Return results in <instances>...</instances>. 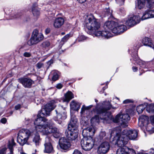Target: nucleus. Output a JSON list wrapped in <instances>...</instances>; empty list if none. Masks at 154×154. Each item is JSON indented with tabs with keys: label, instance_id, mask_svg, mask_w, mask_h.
Instances as JSON below:
<instances>
[{
	"label": "nucleus",
	"instance_id": "obj_1",
	"mask_svg": "<svg viewBox=\"0 0 154 154\" xmlns=\"http://www.w3.org/2000/svg\"><path fill=\"white\" fill-rule=\"evenodd\" d=\"M58 101L57 100L51 101L44 106V108L39 112L37 116L38 118L34 122V124L35 125V130L37 131L42 132L43 134L44 131L46 130L48 127L49 126L48 123L52 122L51 120L48 122L47 119L44 118V116L49 115L50 112L55 107V103Z\"/></svg>",
	"mask_w": 154,
	"mask_h": 154
},
{
	"label": "nucleus",
	"instance_id": "obj_2",
	"mask_svg": "<svg viewBox=\"0 0 154 154\" xmlns=\"http://www.w3.org/2000/svg\"><path fill=\"white\" fill-rule=\"evenodd\" d=\"M86 26L89 30V34L96 36H101L106 38L112 36V35L109 31H100L101 24L98 19H96L92 14L87 16L85 23Z\"/></svg>",
	"mask_w": 154,
	"mask_h": 154
},
{
	"label": "nucleus",
	"instance_id": "obj_3",
	"mask_svg": "<svg viewBox=\"0 0 154 154\" xmlns=\"http://www.w3.org/2000/svg\"><path fill=\"white\" fill-rule=\"evenodd\" d=\"M104 104L105 105L104 108L98 109L97 112L100 115V118H99L98 116L96 115L92 117L91 120V125L94 127V125L98 123L100 119L108 120L111 117L110 113L107 112V110H109L111 108L113 109L117 108L116 107H112L109 101L104 102Z\"/></svg>",
	"mask_w": 154,
	"mask_h": 154
},
{
	"label": "nucleus",
	"instance_id": "obj_4",
	"mask_svg": "<svg viewBox=\"0 0 154 154\" xmlns=\"http://www.w3.org/2000/svg\"><path fill=\"white\" fill-rule=\"evenodd\" d=\"M77 120L73 114H71V120L68 128L65 132L66 136L69 140H74L78 137V130L77 128Z\"/></svg>",
	"mask_w": 154,
	"mask_h": 154
},
{
	"label": "nucleus",
	"instance_id": "obj_5",
	"mask_svg": "<svg viewBox=\"0 0 154 154\" xmlns=\"http://www.w3.org/2000/svg\"><path fill=\"white\" fill-rule=\"evenodd\" d=\"M121 131L120 128L119 127L113 130L110 134L111 137H114V140H116V142L120 148L124 146L128 142V139L126 137V135L123 134L122 132L121 133Z\"/></svg>",
	"mask_w": 154,
	"mask_h": 154
},
{
	"label": "nucleus",
	"instance_id": "obj_6",
	"mask_svg": "<svg viewBox=\"0 0 154 154\" xmlns=\"http://www.w3.org/2000/svg\"><path fill=\"white\" fill-rule=\"evenodd\" d=\"M105 28L109 29L117 35L121 34L126 30V26L123 24H119L114 21H107L104 25Z\"/></svg>",
	"mask_w": 154,
	"mask_h": 154
},
{
	"label": "nucleus",
	"instance_id": "obj_7",
	"mask_svg": "<svg viewBox=\"0 0 154 154\" xmlns=\"http://www.w3.org/2000/svg\"><path fill=\"white\" fill-rule=\"evenodd\" d=\"M33 131L31 129H22L18 134L17 142L20 145L23 146L27 142L29 137L33 135Z\"/></svg>",
	"mask_w": 154,
	"mask_h": 154
},
{
	"label": "nucleus",
	"instance_id": "obj_8",
	"mask_svg": "<svg viewBox=\"0 0 154 154\" xmlns=\"http://www.w3.org/2000/svg\"><path fill=\"white\" fill-rule=\"evenodd\" d=\"M130 119V117L127 114H122L120 113L113 119V121L118 123L122 126L125 127L127 126V123Z\"/></svg>",
	"mask_w": 154,
	"mask_h": 154
},
{
	"label": "nucleus",
	"instance_id": "obj_9",
	"mask_svg": "<svg viewBox=\"0 0 154 154\" xmlns=\"http://www.w3.org/2000/svg\"><path fill=\"white\" fill-rule=\"evenodd\" d=\"M55 112L57 115L54 117L53 119L58 123L60 124L67 118L65 108L61 106H59Z\"/></svg>",
	"mask_w": 154,
	"mask_h": 154
},
{
	"label": "nucleus",
	"instance_id": "obj_10",
	"mask_svg": "<svg viewBox=\"0 0 154 154\" xmlns=\"http://www.w3.org/2000/svg\"><path fill=\"white\" fill-rule=\"evenodd\" d=\"M44 37L42 33H39L38 31L35 29L33 30L30 39L27 42V44L30 46L36 44L42 40Z\"/></svg>",
	"mask_w": 154,
	"mask_h": 154
},
{
	"label": "nucleus",
	"instance_id": "obj_11",
	"mask_svg": "<svg viewBox=\"0 0 154 154\" xmlns=\"http://www.w3.org/2000/svg\"><path fill=\"white\" fill-rule=\"evenodd\" d=\"M94 143V140L91 137H83L81 142L82 149L85 151L90 150L93 147Z\"/></svg>",
	"mask_w": 154,
	"mask_h": 154
},
{
	"label": "nucleus",
	"instance_id": "obj_12",
	"mask_svg": "<svg viewBox=\"0 0 154 154\" xmlns=\"http://www.w3.org/2000/svg\"><path fill=\"white\" fill-rule=\"evenodd\" d=\"M54 123L52 122L48 123L49 126L45 131H44V134L47 135L51 133H53V136L56 138H58L61 136V134L57 129L53 126Z\"/></svg>",
	"mask_w": 154,
	"mask_h": 154
},
{
	"label": "nucleus",
	"instance_id": "obj_13",
	"mask_svg": "<svg viewBox=\"0 0 154 154\" xmlns=\"http://www.w3.org/2000/svg\"><path fill=\"white\" fill-rule=\"evenodd\" d=\"M109 148V143L108 141H104L98 147L97 152L99 154H105L108 152Z\"/></svg>",
	"mask_w": 154,
	"mask_h": 154
},
{
	"label": "nucleus",
	"instance_id": "obj_14",
	"mask_svg": "<svg viewBox=\"0 0 154 154\" xmlns=\"http://www.w3.org/2000/svg\"><path fill=\"white\" fill-rule=\"evenodd\" d=\"M140 21V17L139 15L130 17L125 22L126 25L129 26H132L139 23Z\"/></svg>",
	"mask_w": 154,
	"mask_h": 154
},
{
	"label": "nucleus",
	"instance_id": "obj_15",
	"mask_svg": "<svg viewBox=\"0 0 154 154\" xmlns=\"http://www.w3.org/2000/svg\"><path fill=\"white\" fill-rule=\"evenodd\" d=\"M123 134H125L126 135V137L128 139L134 140L137 137V131L135 130H128L125 129L122 131Z\"/></svg>",
	"mask_w": 154,
	"mask_h": 154
},
{
	"label": "nucleus",
	"instance_id": "obj_16",
	"mask_svg": "<svg viewBox=\"0 0 154 154\" xmlns=\"http://www.w3.org/2000/svg\"><path fill=\"white\" fill-rule=\"evenodd\" d=\"M96 131V128L92 125L89 127L83 129L82 134L83 137L93 136L94 135Z\"/></svg>",
	"mask_w": 154,
	"mask_h": 154
},
{
	"label": "nucleus",
	"instance_id": "obj_17",
	"mask_svg": "<svg viewBox=\"0 0 154 154\" xmlns=\"http://www.w3.org/2000/svg\"><path fill=\"white\" fill-rule=\"evenodd\" d=\"M59 144L61 149L63 150L68 149L71 146L69 140L64 137H61L59 139Z\"/></svg>",
	"mask_w": 154,
	"mask_h": 154
},
{
	"label": "nucleus",
	"instance_id": "obj_18",
	"mask_svg": "<svg viewBox=\"0 0 154 154\" xmlns=\"http://www.w3.org/2000/svg\"><path fill=\"white\" fill-rule=\"evenodd\" d=\"M18 80V82L25 88H31L32 83V81L29 79L22 78L19 79Z\"/></svg>",
	"mask_w": 154,
	"mask_h": 154
},
{
	"label": "nucleus",
	"instance_id": "obj_19",
	"mask_svg": "<svg viewBox=\"0 0 154 154\" xmlns=\"http://www.w3.org/2000/svg\"><path fill=\"white\" fill-rule=\"evenodd\" d=\"M49 139V138L48 137L46 138V143L44 144L45 148L44 152L48 153H53L54 150L51 142H48Z\"/></svg>",
	"mask_w": 154,
	"mask_h": 154
},
{
	"label": "nucleus",
	"instance_id": "obj_20",
	"mask_svg": "<svg viewBox=\"0 0 154 154\" xmlns=\"http://www.w3.org/2000/svg\"><path fill=\"white\" fill-rule=\"evenodd\" d=\"M149 118L147 116L142 115L140 116L139 119L138 123V125L142 127L146 124H147L148 122Z\"/></svg>",
	"mask_w": 154,
	"mask_h": 154
},
{
	"label": "nucleus",
	"instance_id": "obj_21",
	"mask_svg": "<svg viewBox=\"0 0 154 154\" xmlns=\"http://www.w3.org/2000/svg\"><path fill=\"white\" fill-rule=\"evenodd\" d=\"M36 130L33 131V134L32 136H33L32 139V141L34 142L36 146H38L39 145V143L41 141V139L40 138V136L38 133L37 132Z\"/></svg>",
	"mask_w": 154,
	"mask_h": 154
},
{
	"label": "nucleus",
	"instance_id": "obj_22",
	"mask_svg": "<svg viewBox=\"0 0 154 154\" xmlns=\"http://www.w3.org/2000/svg\"><path fill=\"white\" fill-rule=\"evenodd\" d=\"M134 60L135 61L136 63L138 64L140 67L143 68H147L149 67V63L148 62H145L139 59L137 55L136 58H134Z\"/></svg>",
	"mask_w": 154,
	"mask_h": 154
},
{
	"label": "nucleus",
	"instance_id": "obj_23",
	"mask_svg": "<svg viewBox=\"0 0 154 154\" xmlns=\"http://www.w3.org/2000/svg\"><path fill=\"white\" fill-rule=\"evenodd\" d=\"M64 22V19L62 17L56 18L54 23V26L55 28H59L63 24Z\"/></svg>",
	"mask_w": 154,
	"mask_h": 154
},
{
	"label": "nucleus",
	"instance_id": "obj_24",
	"mask_svg": "<svg viewBox=\"0 0 154 154\" xmlns=\"http://www.w3.org/2000/svg\"><path fill=\"white\" fill-rule=\"evenodd\" d=\"M142 43L144 45L148 46L152 48H154L151 39L145 37L142 40Z\"/></svg>",
	"mask_w": 154,
	"mask_h": 154
},
{
	"label": "nucleus",
	"instance_id": "obj_25",
	"mask_svg": "<svg viewBox=\"0 0 154 154\" xmlns=\"http://www.w3.org/2000/svg\"><path fill=\"white\" fill-rule=\"evenodd\" d=\"M64 97L63 101L68 103L71 99L73 98L74 95L71 91H68L65 94Z\"/></svg>",
	"mask_w": 154,
	"mask_h": 154
},
{
	"label": "nucleus",
	"instance_id": "obj_26",
	"mask_svg": "<svg viewBox=\"0 0 154 154\" xmlns=\"http://www.w3.org/2000/svg\"><path fill=\"white\" fill-rule=\"evenodd\" d=\"M81 104L74 100L71 102L70 107L72 109L74 110L78 111L80 107Z\"/></svg>",
	"mask_w": 154,
	"mask_h": 154
},
{
	"label": "nucleus",
	"instance_id": "obj_27",
	"mask_svg": "<svg viewBox=\"0 0 154 154\" xmlns=\"http://www.w3.org/2000/svg\"><path fill=\"white\" fill-rule=\"evenodd\" d=\"M32 11L34 17H37L40 15L39 10L37 7L36 4H34L32 7Z\"/></svg>",
	"mask_w": 154,
	"mask_h": 154
},
{
	"label": "nucleus",
	"instance_id": "obj_28",
	"mask_svg": "<svg viewBox=\"0 0 154 154\" xmlns=\"http://www.w3.org/2000/svg\"><path fill=\"white\" fill-rule=\"evenodd\" d=\"M99 139L100 140L108 141L109 138L106 136V133L104 131H101L100 132L99 136Z\"/></svg>",
	"mask_w": 154,
	"mask_h": 154
},
{
	"label": "nucleus",
	"instance_id": "obj_29",
	"mask_svg": "<svg viewBox=\"0 0 154 154\" xmlns=\"http://www.w3.org/2000/svg\"><path fill=\"white\" fill-rule=\"evenodd\" d=\"M70 37H71V34H70L69 33L66 34L63 37L60 42L59 45V47L61 48L65 43L67 41Z\"/></svg>",
	"mask_w": 154,
	"mask_h": 154
},
{
	"label": "nucleus",
	"instance_id": "obj_30",
	"mask_svg": "<svg viewBox=\"0 0 154 154\" xmlns=\"http://www.w3.org/2000/svg\"><path fill=\"white\" fill-rule=\"evenodd\" d=\"M145 0H137V8L139 9L143 8L145 5Z\"/></svg>",
	"mask_w": 154,
	"mask_h": 154
},
{
	"label": "nucleus",
	"instance_id": "obj_31",
	"mask_svg": "<svg viewBox=\"0 0 154 154\" xmlns=\"http://www.w3.org/2000/svg\"><path fill=\"white\" fill-rule=\"evenodd\" d=\"M147 111L152 114H154V103L149 104L146 109Z\"/></svg>",
	"mask_w": 154,
	"mask_h": 154
},
{
	"label": "nucleus",
	"instance_id": "obj_32",
	"mask_svg": "<svg viewBox=\"0 0 154 154\" xmlns=\"http://www.w3.org/2000/svg\"><path fill=\"white\" fill-rule=\"evenodd\" d=\"M15 143L14 142V140L12 139L9 142L8 147L10 150L11 154L13 152V146L15 145Z\"/></svg>",
	"mask_w": 154,
	"mask_h": 154
},
{
	"label": "nucleus",
	"instance_id": "obj_33",
	"mask_svg": "<svg viewBox=\"0 0 154 154\" xmlns=\"http://www.w3.org/2000/svg\"><path fill=\"white\" fill-rule=\"evenodd\" d=\"M51 73L53 75L52 78L53 81H55L58 79L59 77V75L58 72L56 70H53L51 72Z\"/></svg>",
	"mask_w": 154,
	"mask_h": 154
},
{
	"label": "nucleus",
	"instance_id": "obj_34",
	"mask_svg": "<svg viewBox=\"0 0 154 154\" xmlns=\"http://www.w3.org/2000/svg\"><path fill=\"white\" fill-rule=\"evenodd\" d=\"M145 108V106L143 104L140 105L137 107V111L139 114L141 113L144 109Z\"/></svg>",
	"mask_w": 154,
	"mask_h": 154
},
{
	"label": "nucleus",
	"instance_id": "obj_35",
	"mask_svg": "<svg viewBox=\"0 0 154 154\" xmlns=\"http://www.w3.org/2000/svg\"><path fill=\"white\" fill-rule=\"evenodd\" d=\"M150 18V17L149 16L148 12L147 11H146L145 13H143L141 18H140V20H143Z\"/></svg>",
	"mask_w": 154,
	"mask_h": 154
},
{
	"label": "nucleus",
	"instance_id": "obj_36",
	"mask_svg": "<svg viewBox=\"0 0 154 154\" xmlns=\"http://www.w3.org/2000/svg\"><path fill=\"white\" fill-rule=\"evenodd\" d=\"M85 117H82L81 119V120L80 121L81 124L83 126H86L88 124V121L87 120H85Z\"/></svg>",
	"mask_w": 154,
	"mask_h": 154
},
{
	"label": "nucleus",
	"instance_id": "obj_37",
	"mask_svg": "<svg viewBox=\"0 0 154 154\" xmlns=\"http://www.w3.org/2000/svg\"><path fill=\"white\" fill-rule=\"evenodd\" d=\"M50 45L49 41H46L44 42L42 44V47L46 48L48 47Z\"/></svg>",
	"mask_w": 154,
	"mask_h": 154
},
{
	"label": "nucleus",
	"instance_id": "obj_38",
	"mask_svg": "<svg viewBox=\"0 0 154 154\" xmlns=\"http://www.w3.org/2000/svg\"><path fill=\"white\" fill-rule=\"evenodd\" d=\"M148 4V6L149 8L153 7L154 3V0H146Z\"/></svg>",
	"mask_w": 154,
	"mask_h": 154
},
{
	"label": "nucleus",
	"instance_id": "obj_39",
	"mask_svg": "<svg viewBox=\"0 0 154 154\" xmlns=\"http://www.w3.org/2000/svg\"><path fill=\"white\" fill-rule=\"evenodd\" d=\"M146 131L149 134H151L154 132V128L149 126H147L146 128Z\"/></svg>",
	"mask_w": 154,
	"mask_h": 154
},
{
	"label": "nucleus",
	"instance_id": "obj_40",
	"mask_svg": "<svg viewBox=\"0 0 154 154\" xmlns=\"http://www.w3.org/2000/svg\"><path fill=\"white\" fill-rule=\"evenodd\" d=\"M105 16H107L108 17H111L112 16V11H110L109 9H106L105 10Z\"/></svg>",
	"mask_w": 154,
	"mask_h": 154
},
{
	"label": "nucleus",
	"instance_id": "obj_41",
	"mask_svg": "<svg viewBox=\"0 0 154 154\" xmlns=\"http://www.w3.org/2000/svg\"><path fill=\"white\" fill-rule=\"evenodd\" d=\"M146 11L150 18L154 17V10H150Z\"/></svg>",
	"mask_w": 154,
	"mask_h": 154
},
{
	"label": "nucleus",
	"instance_id": "obj_42",
	"mask_svg": "<svg viewBox=\"0 0 154 154\" xmlns=\"http://www.w3.org/2000/svg\"><path fill=\"white\" fill-rule=\"evenodd\" d=\"M86 39V37L83 35H81L78 38V40L79 42L82 41Z\"/></svg>",
	"mask_w": 154,
	"mask_h": 154
},
{
	"label": "nucleus",
	"instance_id": "obj_43",
	"mask_svg": "<svg viewBox=\"0 0 154 154\" xmlns=\"http://www.w3.org/2000/svg\"><path fill=\"white\" fill-rule=\"evenodd\" d=\"M44 64L43 63L41 62H38L36 65V67L38 69H40L42 68Z\"/></svg>",
	"mask_w": 154,
	"mask_h": 154
},
{
	"label": "nucleus",
	"instance_id": "obj_44",
	"mask_svg": "<svg viewBox=\"0 0 154 154\" xmlns=\"http://www.w3.org/2000/svg\"><path fill=\"white\" fill-rule=\"evenodd\" d=\"M25 122L26 125L29 124L31 123L32 122L31 119H29L28 118H25Z\"/></svg>",
	"mask_w": 154,
	"mask_h": 154
},
{
	"label": "nucleus",
	"instance_id": "obj_45",
	"mask_svg": "<svg viewBox=\"0 0 154 154\" xmlns=\"http://www.w3.org/2000/svg\"><path fill=\"white\" fill-rule=\"evenodd\" d=\"M133 101L132 100L130 99H126L124 100L123 102L124 103L127 104L129 103H132Z\"/></svg>",
	"mask_w": 154,
	"mask_h": 154
},
{
	"label": "nucleus",
	"instance_id": "obj_46",
	"mask_svg": "<svg viewBox=\"0 0 154 154\" xmlns=\"http://www.w3.org/2000/svg\"><path fill=\"white\" fill-rule=\"evenodd\" d=\"M125 0H116V2L120 5H122L124 4Z\"/></svg>",
	"mask_w": 154,
	"mask_h": 154
},
{
	"label": "nucleus",
	"instance_id": "obj_47",
	"mask_svg": "<svg viewBox=\"0 0 154 154\" xmlns=\"http://www.w3.org/2000/svg\"><path fill=\"white\" fill-rule=\"evenodd\" d=\"M23 55L25 57H28L31 56V54L29 52H25L23 53Z\"/></svg>",
	"mask_w": 154,
	"mask_h": 154
},
{
	"label": "nucleus",
	"instance_id": "obj_48",
	"mask_svg": "<svg viewBox=\"0 0 154 154\" xmlns=\"http://www.w3.org/2000/svg\"><path fill=\"white\" fill-rule=\"evenodd\" d=\"M85 108H86L85 106L84 105H83L81 108V111L80 112L81 114H83L85 112V111L87 110Z\"/></svg>",
	"mask_w": 154,
	"mask_h": 154
},
{
	"label": "nucleus",
	"instance_id": "obj_49",
	"mask_svg": "<svg viewBox=\"0 0 154 154\" xmlns=\"http://www.w3.org/2000/svg\"><path fill=\"white\" fill-rule=\"evenodd\" d=\"M85 108H86L85 106L84 105H83L81 108V111L80 112L81 114H83L85 112V111L87 110Z\"/></svg>",
	"mask_w": 154,
	"mask_h": 154
},
{
	"label": "nucleus",
	"instance_id": "obj_50",
	"mask_svg": "<svg viewBox=\"0 0 154 154\" xmlns=\"http://www.w3.org/2000/svg\"><path fill=\"white\" fill-rule=\"evenodd\" d=\"M150 120L151 123L154 124V116H152L150 117Z\"/></svg>",
	"mask_w": 154,
	"mask_h": 154
},
{
	"label": "nucleus",
	"instance_id": "obj_51",
	"mask_svg": "<svg viewBox=\"0 0 154 154\" xmlns=\"http://www.w3.org/2000/svg\"><path fill=\"white\" fill-rule=\"evenodd\" d=\"M1 122L3 124H5L7 122V119L5 118H3L1 120Z\"/></svg>",
	"mask_w": 154,
	"mask_h": 154
},
{
	"label": "nucleus",
	"instance_id": "obj_52",
	"mask_svg": "<svg viewBox=\"0 0 154 154\" xmlns=\"http://www.w3.org/2000/svg\"><path fill=\"white\" fill-rule=\"evenodd\" d=\"M63 87V85L61 83H59L56 85V88L58 89H60Z\"/></svg>",
	"mask_w": 154,
	"mask_h": 154
},
{
	"label": "nucleus",
	"instance_id": "obj_53",
	"mask_svg": "<svg viewBox=\"0 0 154 154\" xmlns=\"http://www.w3.org/2000/svg\"><path fill=\"white\" fill-rule=\"evenodd\" d=\"M0 154H6L5 152V149H3L0 151Z\"/></svg>",
	"mask_w": 154,
	"mask_h": 154
},
{
	"label": "nucleus",
	"instance_id": "obj_54",
	"mask_svg": "<svg viewBox=\"0 0 154 154\" xmlns=\"http://www.w3.org/2000/svg\"><path fill=\"white\" fill-rule=\"evenodd\" d=\"M72 154H82L81 152L77 150H75Z\"/></svg>",
	"mask_w": 154,
	"mask_h": 154
},
{
	"label": "nucleus",
	"instance_id": "obj_55",
	"mask_svg": "<svg viewBox=\"0 0 154 154\" xmlns=\"http://www.w3.org/2000/svg\"><path fill=\"white\" fill-rule=\"evenodd\" d=\"M149 152L150 154H154V149L151 148L149 150Z\"/></svg>",
	"mask_w": 154,
	"mask_h": 154
},
{
	"label": "nucleus",
	"instance_id": "obj_56",
	"mask_svg": "<svg viewBox=\"0 0 154 154\" xmlns=\"http://www.w3.org/2000/svg\"><path fill=\"white\" fill-rule=\"evenodd\" d=\"M50 31V29L49 28H47L45 30V33L46 34H48Z\"/></svg>",
	"mask_w": 154,
	"mask_h": 154
},
{
	"label": "nucleus",
	"instance_id": "obj_57",
	"mask_svg": "<svg viewBox=\"0 0 154 154\" xmlns=\"http://www.w3.org/2000/svg\"><path fill=\"white\" fill-rule=\"evenodd\" d=\"M21 106L20 104H18L15 106V108L16 110H18L20 108Z\"/></svg>",
	"mask_w": 154,
	"mask_h": 154
},
{
	"label": "nucleus",
	"instance_id": "obj_58",
	"mask_svg": "<svg viewBox=\"0 0 154 154\" xmlns=\"http://www.w3.org/2000/svg\"><path fill=\"white\" fill-rule=\"evenodd\" d=\"M53 63V61L52 60H50L49 61H48L47 63L48 65L49 66H50L51 65V64L52 63Z\"/></svg>",
	"mask_w": 154,
	"mask_h": 154
},
{
	"label": "nucleus",
	"instance_id": "obj_59",
	"mask_svg": "<svg viewBox=\"0 0 154 154\" xmlns=\"http://www.w3.org/2000/svg\"><path fill=\"white\" fill-rule=\"evenodd\" d=\"M132 69L134 72H136L137 70V68L136 66H133Z\"/></svg>",
	"mask_w": 154,
	"mask_h": 154
},
{
	"label": "nucleus",
	"instance_id": "obj_60",
	"mask_svg": "<svg viewBox=\"0 0 154 154\" xmlns=\"http://www.w3.org/2000/svg\"><path fill=\"white\" fill-rule=\"evenodd\" d=\"M79 2L81 3H82L85 2L86 0H77Z\"/></svg>",
	"mask_w": 154,
	"mask_h": 154
},
{
	"label": "nucleus",
	"instance_id": "obj_61",
	"mask_svg": "<svg viewBox=\"0 0 154 154\" xmlns=\"http://www.w3.org/2000/svg\"><path fill=\"white\" fill-rule=\"evenodd\" d=\"M92 106V105H90L88 106H85V107H86L85 108H86V109L87 110H88V109H90L91 108Z\"/></svg>",
	"mask_w": 154,
	"mask_h": 154
},
{
	"label": "nucleus",
	"instance_id": "obj_62",
	"mask_svg": "<svg viewBox=\"0 0 154 154\" xmlns=\"http://www.w3.org/2000/svg\"><path fill=\"white\" fill-rule=\"evenodd\" d=\"M36 152V150H35V152L32 153V154H36V153H35Z\"/></svg>",
	"mask_w": 154,
	"mask_h": 154
},
{
	"label": "nucleus",
	"instance_id": "obj_63",
	"mask_svg": "<svg viewBox=\"0 0 154 154\" xmlns=\"http://www.w3.org/2000/svg\"><path fill=\"white\" fill-rule=\"evenodd\" d=\"M65 34V33H64V32H62L61 33V34H62V35H63Z\"/></svg>",
	"mask_w": 154,
	"mask_h": 154
},
{
	"label": "nucleus",
	"instance_id": "obj_64",
	"mask_svg": "<svg viewBox=\"0 0 154 154\" xmlns=\"http://www.w3.org/2000/svg\"><path fill=\"white\" fill-rule=\"evenodd\" d=\"M21 154H26V153H24V152H22V153H21Z\"/></svg>",
	"mask_w": 154,
	"mask_h": 154
}]
</instances>
